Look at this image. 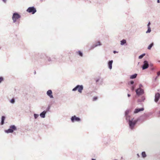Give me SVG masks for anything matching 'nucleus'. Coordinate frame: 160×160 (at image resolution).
<instances>
[{
  "label": "nucleus",
  "mask_w": 160,
  "mask_h": 160,
  "mask_svg": "<svg viewBox=\"0 0 160 160\" xmlns=\"http://www.w3.org/2000/svg\"><path fill=\"white\" fill-rule=\"evenodd\" d=\"M128 97H130L131 96V95L130 94H128Z\"/></svg>",
  "instance_id": "obj_42"
},
{
  "label": "nucleus",
  "mask_w": 160,
  "mask_h": 160,
  "mask_svg": "<svg viewBox=\"0 0 160 160\" xmlns=\"http://www.w3.org/2000/svg\"><path fill=\"white\" fill-rule=\"evenodd\" d=\"M136 94L138 96H140L142 95L144 93V91L143 89L138 88L136 90Z\"/></svg>",
  "instance_id": "obj_7"
},
{
  "label": "nucleus",
  "mask_w": 160,
  "mask_h": 160,
  "mask_svg": "<svg viewBox=\"0 0 160 160\" xmlns=\"http://www.w3.org/2000/svg\"><path fill=\"white\" fill-rule=\"evenodd\" d=\"M71 120L72 122H80L81 120L79 117H77L76 115L72 116L71 118Z\"/></svg>",
  "instance_id": "obj_6"
},
{
  "label": "nucleus",
  "mask_w": 160,
  "mask_h": 160,
  "mask_svg": "<svg viewBox=\"0 0 160 160\" xmlns=\"http://www.w3.org/2000/svg\"><path fill=\"white\" fill-rule=\"evenodd\" d=\"M40 57L41 58H44V57H47V56H46V55L44 54H41V55H40Z\"/></svg>",
  "instance_id": "obj_24"
},
{
  "label": "nucleus",
  "mask_w": 160,
  "mask_h": 160,
  "mask_svg": "<svg viewBox=\"0 0 160 160\" xmlns=\"http://www.w3.org/2000/svg\"><path fill=\"white\" fill-rule=\"evenodd\" d=\"M50 108V106H48V107L46 109V110L45 111H47V112L48 111H49Z\"/></svg>",
  "instance_id": "obj_30"
},
{
  "label": "nucleus",
  "mask_w": 160,
  "mask_h": 160,
  "mask_svg": "<svg viewBox=\"0 0 160 160\" xmlns=\"http://www.w3.org/2000/svg\"><path fill=\"white\" fill-rule=\"evenodd\" d=\"M77 53L78 54L79 56L82 57L83 56L82 52L80 51H78L77 52Z\"/></svg>",
  "instance_id": "obj_19"
},
{
  "label": "nucleus",
  "mask_w": 160,
  "mask_h": 160,
  "mask_svg": "<svg viewBox=\"0 0 160 160\" xmlns=\"http://www.w3.org/2000/svg\"><path fill=\"white\" fill-rule=\"evenodd\" d=\"M149 67V64L148 62L145 60L144 61L143 64L142 66V70L148 68Z\"/></svg>",
  "instance_id": "obj_9"
},
{
  "label": "nucleus",
  "mask_w": 160,
  "mask_h": 160,
  "mask_svg": "<svg viewBox=\"0 0 160 160\" xmlns=\"http://www.w3.org/2000/svg\"><path fill=\"white\" fill-rule=\"evenodd\" d=\"M113 52L115 54L116 53H118V52L116 51H114Z\"/></svg>",
  "instance_id": "obj_38"
},
{
  "label": "nucleus",
  "mask_w": 160,
  "mask_h": 160,
  "mask_svg": "<svg viewBox=\"0 0 160 160\" xmlns=\"http://www.w3.org/2000/svg\"><path fill=\"white\" fill-rule=\"evenodd\" d=\"M154 45V43L153 42H152L148 46V49L149 50H150L151 49V48H152V47Z\"/></svg>",
  "instance_id": "obj_21"
},
{
  "label": "nucleus",
  "mask_w": 160,
  "mask_h": 160,
  "mask_svg": "<svg viewBox=\"0 0 160 160\" xmlns=\"http://www.w3.org/2000/svg\"><path fill=\"white\" fill-rule=\"evenodd\" d=\"M160 98V94L159 92H157L156 93L155 96V99H154V101L157 102L159 99Z\"/></svg>",
  "instance_id": "obj_11"
},
{
  "label": "nucleus",
  "mask_w": 160,
  "mask_h": 160,
  "mask_svg": "<svg viewBox=\"0 0 160 160\" xmlns=\"http://www.w3.org/2000/svg\"><path fill=\"white\" fill-rule=\"evenodd\" d=\"M17 130V128L15 125H12L10 126L9 128L5 130V132L6 133H12L14 131Z\"/></svg>",
  "instance_id": "obj_4"
},
{
  "label": "nucleus",
  "mask_w": 160,
  "mask_h": 160,
  "mask_svg": "<svg viewBox=\"0 0 160 160\" xmlns=\"http://www.w3.org/2000/svg\"><path fill=\"white\" fill-rule=\"evenodd\" d=\"M145 53H143V54H141V55H140L138 57V58L140 59H142V58H143V57L144 56H145Z\"/></svg>",
  "instance_id": "obj_23"
},
{
  "label": "nucleus",
  "mask_w": 160,
  "mask_h": 160,
  "mask_svg": "<svg viewBox=\"0 0 160 160\" xmlns=\"http://www.w3.org/2000/svg\"><path fill=\"white\" fill-rule=\"evenodd\" d=\"M34 118L36 119L39 116V114L34 113Z\"/></svg>",
  "instance_id": "obj_27"
},
{
  "label": "nucleus",
  "mask_w": 160,
  "mask_h": 160,
  "mask_svg": "<svg viewBox=\"0 0 160 160\" xmlns=\"http://www.w3.org/2000/svg\"><path fill=\"white\" fill-rule=\"evenodd\" d=\"M48 62H50V61H52L50 58H48Z\"/></svg>",
  "instance_id": "obj_35"
},
{
  "label": "nucleus",
  "mask_w": 160,
  "mask_h": 160,
  "mask_svg": "<svg viewBox=\"0 0 160 160\" xmlns=\"http://www.w3.org/2000/svg\"><path fill=\"white\" fill-rule=\"evenodd\" d=\"M142 87V84H140L139 85V88H140V89H142L141 88V87Z\"/></svg>",
  "instance_id": "obj_36"
},
{
  "label": "nucleus",
  "mask_w": 160,
  "mask_h": 160,
  "mask_svg": "<svg viewBox=\"0 0 160 160\" xmlns=\"http://www.w3.org/2000/svg\"><path fill=\"white\" fill-rule=\"evenodd\" d=\"M150 24H151L150 22H149L148 23V24L147 25L148 28V27H150Z\"/></svg>",
  "instance_id": "obj_34"
},
{
  "label": "nucleus",
  "mask_w": 160,
  "mask_h": 160,
  "mask_svg": "<svg viewBox=\"0 0 160 160\" xmlns=\"http://www.w3.org/2000/svg\"><path fill=\"white\" fill-rule=\"evenodd\" d=\"M47 94L50 98H53L52 95V92L51 90H48L47 92Z\"/></svg>",
  "instance_id": "obj_12"
},
{
  "label": "nucleus",
  "mask_w": 160,
  "mask_h": 160,
  "mask_svg": "<svg viewBox=\"0 0 160 160\" xmlns=\"http://www.w3.org/2000/svg\"><path fill=\"white\" fill-rule=\"evenodd\" d=\"M157 76H159L160 75V71L159 72H158L157 73Z\"/></svg>",
  "instance_id": "obj_37"
},
{
  "label": "nucleus",
  "mask_w": 160,
  "mask_h": 160,
  "mask_svg": "<svg viewBox=\"0 0 160 160\" xmlns=\"http://www.w3.org/2000/svg\"><path fill=\"white\" fill-rule=\"evenodd\" d=\"M145 97L144 96H142L141 98V99L138 100V102H141L145 100Z\"/></svg>",
  "instance_id": "obj_22"
},
{
  "label": "nucleus",
  "mask_w": 160,
  "mask_h": 160,
  "mask_svg": "<svg viewBox=\"0 0 160 160\" xmlns=\"http://www.w3.org/2000/svg\"><path fill=\"white\" fill-rule=\"evenodd\" d=\"M157 2L158 3H159L160 2V0H157Z\"/></svg>",
  "instance_id": "obj_45"
},
{
  "label": "nucleus",
  "mask_w": 160,
  "mask_h": 160,
  "mask_svg": "<svg viewBox=\"0 0 160 160\" xmlns=\"http://www.w3.org/2000/svg\"><path fill=\"white\" fill-rule=\"evenodd\" d=\"M15 102V100L14 99L12 98L11 100H10V102L12 103H14Z\"/></svg>",
  "instance_id": "obj_28"
},
{
  "label": "nucleus",
  "mask_w": 160,
  "mask_h": 160,
  "mask_svg": "<svg viewBox=\"0 0 160 160\" xmlns=\"http://www.w3.org/2000/svg\"><path fill=\"white\" fill-rule=\"evenodd\" d=\"M150 66H153V65L152 64H150Z\"/></svg>",
  "instance_id": "obj_44"
},
{
  "label": "nucleus",
  "mask_w": 160,
  "mask_h": 160,
  "mask_svg": "<svg viewBox=\"0 0 160 160\" xmlns=\"http://www.w3.org/2000/svg\"><path fill=\"white\" fill-rule=\"evenodd\" d=\"M101 44L100 41H98L96 43V44H94L92 46H91L89 49V50H92L94 48L99 46H101Z\"/></svg>",
  "instance_id": "obj_10"
},
{
  "label": "nucleus",
  "mask_w": 160,
  "mask_h": 160,
  "mask_svg": "<svg viewBox=\"0 0 160 160\" xmlns=\"http://www.w3.org/2000/svg\"><path fill=\"white\" fill-rule=\"evenodd\" d=\"M4 2H6L7 0H2Z\"/></svg>",
  "instance_id": "obj_43"
},
{
  "label": "nucleus",
  "mask_w": 160,
  "mask_h": 160,
  "mask_svg": "<svg viewBox=\"0 0 160 160\" xmlns=\"http://www.w3.org/2000/svg\"><path fill=\"white\" fill-rule=\"evenodd\" d=\"M16 23L18 25H19V22H18V21L17 22V23Z\"/></svg>",
  "instance_id": "obj_41"
},
{
  "label": "nucleus",
  "mask_w": 160,
  "mask_h": 160,
  "mask_svg": "<svg viewBox=\"0 0 160 160\" xmlns=\"http://www.w3.org/2000/svg\"><path fill=\"white\" fill-rule=\"evenodd\" d=\"M5 116H2L1 117V125H3L4 123V121L5 119Z\"/></svg>",
  "instance_id": "obj_16"
},
{
  "label": "nucleus",
  "mask_w": 160,
  "mask_h": 160,
  "mask_svg": "<svg viewBox=\"0 0 160 160\" xmlns=\"http://www.w3.org/2000/svg\"><path fill=\"white\" fill-rule=\"evenodd\" d=\"M137 76V74L136 73L132 75H131L130 77V78L131 79H133L135 78Z\"/></svg>",
  "instance_id": "obj_17"
},
{
  "label": "nucleus",
  "mask_w": 160,
  "mask_h": 160,
  "mask_svg": "<svg viewBox=\"0 0 160 160\" xmlns=\"http://www.w3.org/2000/svg\"><path fill=\"white\" fill-rule=\"evenodd\" d=\"M98 99V98L96 97H94L93 98V101H96V100L97 99Z\"/></svg>",
  "instance_id": "obj_31"
},
{
  "label": "nucleus",
  "mask_w": 160,
  "mask_h": 160,
  "mask_svg": "<svg viewBox=\"0 0 160 160\" xmlns=\"http://www.w3.org/2000/svg\"><path fill=\"white\" fill-rule=\"evenodd\" d=\"M4 80V78L2 77H0V83Z\"/></svg>",
  "instance_id": "obj_29"
},
{
  "label": "nucleus",
  "mask_w": 160,
  "mask_h": 160,
  "mask_svg": "<svg viewBox=\"0 0 160 160\" xmlns=\"http://www.w3.org/2000/svg\"><path fill=\"white\" fill-rule=\"evenodd\" d=\"M47 111L44 110L40 113V116L41 118H44L45 117V115Z\"/></svg>",
  "instance_id": "obj_15"
},
{
  "label": "nucleus",
  "mask_w": 160,
  "mask_h": 160,
  "mask_svg": "<svg viewBox=\"0 0 160 160\" xmlns=\"http://www.w3.org/2000/svg\"><path fill=\"white\" fill-rule=\"evenodd\" d=\"M83 89V86L82 85H78L72 89V91H75L77 90L79 93H82V91Z\"/></svg>",
  "instance_id": "obj_3"
},
{
  "label": "nucleus",
  "mask_w": 160,
  "mask_h": 160,
  "mask_svg": "<svg viewBox=\"0 0 160 160\" xmlns=\"http://www.w3.org/2000/svg\"><path fill=\"white\" fill-rule=\"evenodd\" d=\"M21 18V16L17 12H15L13 14L12 19L13 20V23H16L18 19Z\"/></svg>",
  "instance_id": "obj_2"
},
{
  "label": "nucleus",
  "mask_w": 160,
  "mask_h": 160,
  "mask_svg": "<svg viewBox=\"0 0 160 160\" xmlns=\"http://www.w3.org/2000/svg\"><path fill=\"white\" fill-rule=\"evenodd\" d=\"M100 78H97L96 79V83H97L99 82V81L100 80Z\"/></svg>",
  "instance_id": "obj_32"
},
{
  "label": "nucleus",
  "mask_w": 160,
  "mask_h": 160,
  "mask_svg": "<svg viewBox=\"0 0 160 160\" xmlns=\"http://www.w3.org/2000/svg\"><path fill=\"white\" fill-rule=\"evenodd\" d=\"M159 113H160V112H159Z\"/></svg>",
  "instance_id": "obj_48"
},
{
  "label": "nucleus",
  "mask_w": 160,
  "mask_h": 160,
  "mask_svg": "<svg viewBox=\"0 0 160 160\" xmlns=\"http://www.w3.org/2000/svg\"><path fill=\"white\" fill-rule=\"evenodd\" d=\"M154 68H152L151 69H152V70H154Z\"/></svg>",
  "instance_id": "obj_47"
},
{
  "label": "nucleus",
  "mask_w": 160,
  "mask_h": 160,
  "mask_svg": "<svg viewBox=\"0 0 160 160\" xmlns=\"http://www.w3.org/2000/svg\"><path fill=\"white\" fill-rule=\"evenodd\" d=\"M148 29L147 31H146V33H150L151 32V29L150 27H148Z\"/></svg>",
  "instance_id": "obj_26"
},
{
  "label": "nucleus",
  "mask_w": 160,
  "mask_h": 160,
  "mask_svg": "<svg viewBox=\"0 0 160 160\" xmlns=\"http://www.w3.org/2000/svg\"><path fill=\"white\" fill-rule=\"evenodd\" d=\"M138 120V119L134 120V118L133 117H132L130 118H127V120H126L128 123L129 128L130 130H134Z\"/></svg>",
  "instance_id": "obj_1"
},
{
  "label": "nucleus",
  "mask_w": 160,
  "mask_h": 160,
  "mask_svg": "<svg viewBox=\"0 0 160 160\" xmlns=\"http://www.w3.org/2000/svg\"><path fill=\"white\" fill-rule=\"evenodd\" d=\"M130 83L131 85H133L134 83V82L133 81H131L130 82Z\"/></svg>",
  "instance_id": "obj_33"
},
{
  "label": "nucleus",
  "mask_w": 160,
  "mask_h": 160,
  "mask_svg": "<svg viewBox=\"0 0 160 160\" xmlns=\"http://www.w3.org/2000/svg\"><path fill=\"white\" fill-rule=\"evenodd\" d=\"M158 76H156V78H155V81H156V80L157 79V78H158Z\"/></svg>",
  "instance_id": "obj_39"
},
{
  "label": "nucleus",
  "mask_w": 160,
  "mask_h": 160,
  "mask_svg": "<svg viewBox=\"0 0 160 160\" xmlns=\"http://www.w3.org/2000/svg\"><path fill=\"white\" fill-rule=\"evenodd\" d=\"M121 44L122 45H124L126 43V41L125 39H123L121 41Z\"/></svg>",
  "instance_id": "obj_20"
},
{
  "label": "nucleus",
  "mask_w": 160,
  "mask_h": 160,
  "mask_svg": "<svg viewBox=\"0 0 160 160\" xmlns=\"http://www.w3.org/2000/svg\"><path fill=\"white\" fill-rule=\"evenodd\" d=\"M26 11L32 14H34L37 12L36 8L33 6L29 7L26 10Z\"/></svg>",
  "instance_id": "obj_5"
},
{
  "label": "nucleus",
  "mask_w": 160,
  "mask_h": 160,
  "mask_svg": "<svg viewBox=\"0 0 160 160\" xmlns=\"http://www.w3.org/2000/svg\"><path fill=\"white\" fill-rule=\"evenodd\" d=\"M137 156L138 158H139L140 157V156L138 153L137 154Z\"/></svg>",
  "instance_id": "obj_40"
},
{
  "label": "nucleus",
  "mask_w": 160,
  "mask_h": 160,
  "mask_svg": "<svg viewBox=\"0 0 160 160\" xmlns=\"http://www.w3.org/2000/svg\"><path fill=\"white\" fill-rule=\"evenodd\" d=\"M141 155L142 157L143 158H145L147 157V155L146 154V152H142Z\"/></svg>",
  "instance_id": "obj_18"
},
{
  "label": "nucleus",
  "mask_w": 160,
  "mask_h": 160,
  "mask_svg": "<svg viewBox=\"0 0 160 160\" xmlns=\"http://www.w3.org/2000/svg\"><path fill=\"white\" fill-rule=\"evenodd\" d=\"M92 160H96L95 159L92 158Z\"/></svg>",
  "instance_id": "obj_46"
},
{
  "label": "nucleus",
  "mask_w": 160,
  "mask_h": 160,
  "mask_svg": "<svg viewBox=\"0 0 160 160\" xmlns=\"http://www.w3.org/2000/svg\"><path fill=\"white\" fill-rule=\"evenodd\" d=\"M113 61L112 60L109 61L108 62V68L110 69H111L112 68V64Z\"/></svg>",
  "instance_id": "obj_14"
},
{
  "label": "nucleus",
  "mask_w": 160,
  "mask_h": 160,
  "mask_svg": "<svg viewBox=\"0 0 160 160\" xmlns=\"http://www.w3.org/2000/svg\"><path fill=\"white\" fill-rule=\"evenodd\" d=\"M136 85H132L131 87V89L132 91H133L135 88Z\"/></svg>",
  "instance_id": "obj_25"
},
{
  "label": "nucleus",
  "mask_w": 160,
  "mask_h": 160,
  "mask_svg": "<svg viewBox=\"0 0 160 160\" xmlns=\"http://www.w3.org/2000/svg\"><path fill=\"white\" fill-rule=\"evenodd\" d=\"M131 112V110L130 109H127L125 112V117L126 120H127V118H130L132 117L129 115H128V114Z\"/></svg>",
  "instance_id": "obj_8"
},
{
  "label": "nucleus",
  "mask_w": 160,
  "mask_h": 160,
  "mask_svg": "<svg viewBox=\"0 0 160 160\" xmlns=\"http://www.w3.org/2000/svg\"><path fill=\"white\" fill-rule=\"evenodd\" d=\"M144 110V108H136L135 109L134 111V113L135 114L137 113L140 111H143Z\"/></svg>",
  "instance_id": "obj_13"
}]
</instances>
